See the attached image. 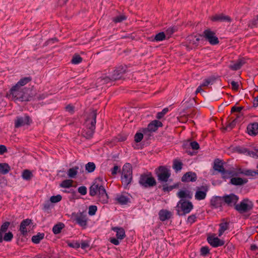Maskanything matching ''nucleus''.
Here are the masks:
<instances>
[{"label":"nucleus","instance_id":"nucleus-1","mask_svg":"<svg viewBox=\"0 0 258 258\" xmlns=\"http://www.w3.org/2000/svg\"><path fill=\"white\" fill-rule=\"evenodd\" d=\"M89 194L92 197L98 195V201L102 204L108 203V196L103 185V179L100 177L95 179L89 188Z\"/></svg>","mask_w":258,"mask_h":258},{"label":"nucleus","instance_id":"nucleus-2","mask_svg":"<svg viewBox=\"0 0 258 258\" xmlns=\"http://www.w3.org/2000/svg\"><path fill=\"white\" fill-rule=\"evenodd\" d=\"M96 116L97 110L92 109L86 119V128L83 130L82 135L87 139H91L94 133L96 123Z\"/></svg>","mask_w":258,"mask_h":258},{"label":"nucleus","instance_id":"nucleus-3","mask_svg":"<svg viewBox=\"0 0 258 258\" xmlns=\"http://www.w3.org/2000/svg\"><path fill=\"white\" fill-rule=\"evenodd\" d=\"M25 88L18 87L15 85L10 91V96H12L13 99L20 101H27L29 100V97L24 92Z\"/></svg>","mask_w":258,"mask_h":258},{"label":"nucleus","instance_id":"nucleus-4","mask_svg":"<svg viewBox=\"0 0 258 258\" xmlns=\"http://www.w3.org/2000/svg\"><path fill=\"white\" fill-rule=\"evenodd\" d=\"M177 214L179 216L185 215L189 213L193 209V205L191 202L181 199L176 206Z\"/></svg>","mask_w":258,"mask_h":258},{"label":"nucleus","instance_id":"nucleus-5","mask_svg":"<svg viewBox=\"0 0 258 258\" xmlns=\"http://www.w3.org/2000/svg\"><path fill=\"white\" fill-rule=\"evenodd\" d=\"M158 180L161 182H166L171 176L170 170L166 166H160L155 170Z\"/></svg>","mask_w":258,"mask_h":258},{"label":"nucleus","instance_id":"nucleus-6","mask_svg":"<svg viewBox=\"0 0 258 258\" xmlns=\"http://www.w3.org/2000/svg\"><path fill=\"white\" fill-rule=\"evenodd\" d=\"M139 182L142 186L147 188L153 187L156 185V181L151 172L147 174H142L140 176Z\"/></svg>","mask_w":258,"mask_h":258},{"label":"nucleus","instance_id":"nucleus-7","mask_svg":"<svg viewBox=\"0 0 258 258\" xmlns=\"http://www.w3.org/2000/svg\"><path fill=\"white\" fill-rule=\"evenodd\" d=\"M132 177V166L130 163H125L122 168V182L127 185L131 182Z\"/></svg>","mask_w":258,"mask_h":258},{"label":"nucleus","instance_id":"nucleus-8","mask_svg":"<svg viewBox=\"0 0 258 258\" xmlns=\"http://www.w3.org/2000/svg\"><path fill=\"white\" fill-rule=\"evenodd\" d=\"M71 219L73 222H75L82 227L86 228L87 225L88 218L87 215L84 212L73 213L72 214Z\"/></svg>","mask_w":258,"mask_h":258},{"label":"nucleus","instance_id":"nucleus-9","mask_svg":"<svg viewBox=\"0 0 258 258\" xmlns=\"http://www.w3.org/2000/svg\"><path fill=\"white\" fill-rule=\"evenodd\" d=\"M253 205L248 199H244L240 204H236L235 209L239 213H244L252 209Z\"/></svg>","mask_w":258,"mask_h":258},{"label":"nucleus","instance_id":"nucleus-10","mask_svg":"<svg viewBox=\"0 0 258 258\" xmlns=\"http://www.w3.org/2000/svg\"><path fill=\"white\" fill-rule=\"evenodd\" d=\"M203 36L211 45H216L219 43L215 32L210 29H207L203 32Z\"/></svg>","mask_w":258,"mask_h":258},{"label":"nucleus","instance_id":"nucleus-11","mask_svg":"<svg viewBox=\"0 0 258 258\" xmlns=\"http://www.w3.org/2000/svg\"><path fill=\"white\" fill-rule=\"evenodd\" d=\"M235 151L239 153L244 154L253 158H257L258 157V149H256V147L251 148H245L239 146L235 148Z\"/></svg>","mask_w":258,"mask_h":258},{"label":"nucleus","instance_id":"nucleus-12","mask_svg":"<svg viewBox=\"0 0 258 258\" xmlns=\"http://www.w3.org/2000/svg\"><path fill=\"white\" fill-rule=\"evenodd\" d=\"M220 199L222 201L228 206L234 207L235 208L236 203L239 200V198L237 196L231 194L228 195H225L223 197H219Z\"/></svg>","mask_w":258,"mask_h":258},{"label":"nucleus","instance_id":"nucleus-13","mask_svg":"<svg viewBox=\"0 0 258 258\" xmlns=\"http://www.w3.org/2000/svg\"><path fill=\"white\" fill-rule=\"evenodd\" d=\"M31 122L32 120L28 115H25L24 116H18L15 121V127L18 128L25 125H29Z\"/></svg>","mask_w":258,"mask_h":258},{"label":"nucleus","instance_id":"nucleus-14","mask_svg":"<svg viewBox=\"0 0 258 258\" xmlns=\"http://www.w3.org/2000/svg\"><path fill=\"white\" fill-rule=\"evenodd\" d=\"M162 126V123L157 120H154L150 122L147 128L143 129L144 134H146L150 132H155L158 128Z\"/></svg>","mask_w":258,"mask_h":258},{"label":"nucleus","instance_id":"nucleus-15","mask_svg":"<svg viewBox=\"0 0 258 258\" xmlns=\"http://www.w3.org/2000/svg\"><path fill=\"white\" fill-rule=\"evenodd\" d=\"M127 71L126 66H120L117 67L113 71L112 74V79L117 80L121 78L122 75L125 74Z\"/></svg>","mask_w":258,"mask_h":258},{"label":"nucleus","instance_id":"nucleus-16","mask_svg":"<svg viewBox=\"0 0 258 258\" xmlns=\"http://www.w3.org/2000/svg\"><path fill=\"white\" fill-rule=\"evenodd\" d=\"M208 188L207 186H202L197 187V190L195 194V199L200 201L205 199Z\"/></svg>","mask_w":258,"mask_h":258},{"label":"nucleus","instance_id":"nucleus-17","mask_svg":"<svg viewBox=\"0 0 258 258\" xmlns=\"http://www.w3.org/2000/svg\"><path fill=\"white\" fill-rule=\"evenodd\" d=\"M213 169L215 171L221 173L222 174H229L228 171L226 170L223 166L222 161L219 159H216L214 162Z\"/></svg>","mask_w":258,"mask_h":258},{"label":"nucleus","instance_id":"nucleus-18","mask_svg":"<svg viewBox=\"0 0 258 258\" xmlns=\"http://www.w3.org/2000/svg\"><path fill=\"white\" fill-rule=\"evenodd\" d=\"M207 240L208 243L214 247H217L224 244V241L223 240L214 236H209Z\"/></svg>","mask_w":258,"mask_h":258},{"label":"nucleus","instance_id":"nucleus-19","mask_svg":"<svg viewBox=\"0 0 258 258\" xmlns=\"http://www.w3.org/2000/svg\"><path fill=\"white\" fill-rule=\"evenodd\" d=\"M247 133L251 136H255L258 134V123H250L247 126Z\"/></svg>","mask_w":258,"mask_h":258},{"label":"nucleus","instance_id":"nucleus-20","mask_svg":"<svg viewBox=\"0 0 258 258\" xmlns=\"http://www.w3.org/2000/svg\"><path fill=\"white\" fill-rule=\"evenodd\" d=\"M197 179V174L195 172H187L181 177L182 182L195 181Z\"/></svg>","mask_w":258,"mask_h":258},{"label":"nucleus","instance_id":"nucleus-21","mask_svg":"<svg viewBox=\"0 0 258 258\" xmlns=\"http://www.w3.org/2000/svg\"><path fill=\"white\" fill-rule=\"evenodd\" d=\"M211 20L214 22H224L227 21L230 22H231V18L228 16L224 15L223 14L216 15L211 17Z\"/></svg>","mask_w":258,"mask_h":258},{"label":"nucleus","instance_id":"nucleus-22","mask_svg":"<svg viewBox=\"0 0 258 258\" xmlns=\"http://www.w3.org/2000/svg\"><path fill=\"white\" fill-rule=\"evenodd\" d=\"M111 230L116 233V238L119 239L120 240L123 239L125 237V233L124 229L122 227H113Z\"/></svg>","mask_w":258,"mask_h":258},{"label":"nucleus","instance_id":"nucleus-23","mask_svg":"<svg viewBox=\"0 0 258 258\" xmlns=\"http://www.w3.org/2000/svg\"><path fill=\"white\" fill-rule=\"evenodd\" d=\"M172 216L171 212L167 210H161L159 212V219L161 221L169 219Z\"/></svg>","mask_w":258,"mask_h":258},{"label":"nucleus","instance_id":"nucleus-24","mask_svg":"<svg viewBox=\"0 0 258 258\" xmlns=\"http://www.w3.org/2000/svg\"><path fill=\"white\" fill-rule=\"evenodd\" d=\"M177 196L179 198L181 199H183L184 198L191 199L192 197V193L191 191L188 190H180L177 193Z\"/></svg>","mask_w":258,"mask_h":258},{"label":"nucleus","instance_id":"nucleus-25","mask_svg":"<svg viewBox=\"0 0 258 258\" xmlns=\"http://www.w3.org/2000/svg\"><path fill=\"white\" fill-rule=\"evenodd\" d=\"M32 220L29 219H26L22 221L20 224V231L23 235H25L27 233L26 226L30 225Z\"/></svg>","mask_w":258,"mask_h":258},{"label":"nucleus","instance_id":"nucleus-26","mask_svg":"<svg viewBox=\"0 0 258 258\" xmlns=\"http://www.w3.org/2000/svg\"><path fill=\"white\" fill-rule=\"evenodd\" d=\"M247 182L246 179H243L240 177H232L230 179V183L235 185H242Z\"/></svg>","mask_w":258,"mask_h":258},{"label":"nucleus","instance_id":"nucleus-27","mask_svg":"<svg viewBox=\"0 0 258 258\" xmlns=\"http://www.w3.org/2000/svg\"><path fill=\"white\" fill-rule=\"evenodd\" d=\"M183 163L179 160L175 159L173 161L172 167L176 172L180 171L182 168Z\"/></svg>","mask_w":258,"mask_h":258},{"label":"nucleus","instance_id":"nucleus-28","mask_svg":"<svg viewBox=\"0 0 258 258\" xmlns=\"http://www.w3.org/2000/svg\"><path fill=\"white\" fill-rule=\"evenodd\" d=\"M22 177L23 179L29 181L33 177V174L30 170L25 169L22 172Z\"/></svg>","mask_w":258,"mask_h":258},{"label":"nucleus","instance_id":"nucleus-29","mask_svg":"<svg viewBox=\"0 0 258 258\" xmlns=\"http://www.w3.org/2000/svg\"><path fill=\"white\" fill-rule=\"evenodd\" d=\"M32 80V78L30 77H24L21 79L15 85L18 87L23 88V87L30 82Z\"/></svg>","mask_w":258,"mask_h":258},{"label":"nucleus","instance_id":"nucleus-30","mask_svg":"<svg viewBox=\"0 0 258 258\" xmlns=\"http://www.w3.org/2000/svg\"><path fill=\"white\" fill-rule=\"evenodd\" d=\"M241 119H239V116H237L236 117V118L233 119L231 122H229L225 127H223L222 130L223 131L227 130L228 128H229L230 130L233 128L235 125H236V123L240 121Z\"/></svg>","mask_w":258,"mask_h":258},{"label":"nucleus","instance_id":"nucleus-31","mask_svg":"<svg viewBox=\"0 0 258 258\" xmlns=\"http://www.w3.org/2000/svg\"><path fill=\"white\" fill-rule=\"evenodd\" d=\"M245 61L243 59H239L236 62H235L233 64L231 65L230 66V68H231L233 70H238L240 69V68L244 64Z\"/></svg>","mask_w":258,"mask_h":258},{"label":"nucleus","instance_id":"nucleus-32","mask_svg":"<svg viewBox=\"0 0 258 258\" xmlns=\"http://www.w3.org/2000/svg\"><path fill=\"white\" fill-rule=\"evenodd\" d=\"M64 227V224L62 223L59 222L53 226L52 231L55 234H59L61 232V230Z\"/></svg>","mask_w":258,"mask_h":258},{"label":"nucleus","instance_id":"nucleus-33","mask_svg":"<svg viewBox=\"0 0 258 258\" xmlns=\"http://www.w3.org/2000/svg\"><path fill=\"white\" fill-rule=\"evenodd\" d=\"M11 170L10 166L7 163H0V173L3 174H7Z\"/></svg>","mask_w":258,"mask_h":258},{"label":"nucleus","instance_id":"nucleus-34","mask_svg":"<svg viewBox=\"0 0 258 258\" xmlns=\"http://www.w3.org/2000/svg\"><path fill=\"white\" fill-rule=\"evenodd\" d=\"M220 229L219 230L218 235L221 236L223 233L228 229L229 223L228 222L221 223L219 225Z\"/></svg>","mask_w":258,"mask_h":258},{"label":"nucleus","instance_id":"nucleus-35","mask_svg":"<svg viewBox=\"0 0 258 258\" xmlns=\"http://www.w3.org/2000/svg\"><path fill=\"white\" fill-rule=\"evenodd\" d=\"M243 107H242V106H233L232 108H231V112L232 113H233V112H237L238 113L237 114H236L235 115H236V117H237V116H239V119H241L242 118V114L241 113V111L243 109Z\"/></svg>","mask_w":258,"mask_h":258},{"label":"nucleus","instance_id":"nucleus-36","mask_svg":"<svg viewBox=\"0 0 258 258\" xmlns=\"http://www.w3.org/2000/svg\"><path fill=\"white\" fill-rule=\"evenodd\" d=\"M78 166H75L68 171V175L70 178H75L78 173Z\"/></svg>","mask_w":258,"mask_h":258},{"label":"nucleus","instance_id":"nucleus-37","mask_svg":"<svg viewBox=\"0 0 258 258\" xmlns=\"http://www.w3.org/2000/svg\"><path fill=\"white\" fill-rule=\"evenodd\" d=\"M44 233H38L37 235L32 236V241L35 244H38L40 242L41 240L44 238Z\"/></svg>","mask_w":258,"mask_h":258},{"label":"nucleus","instance_id":"nucleus-38","mask_svg":"<svg viewBox=\"0 0 258 258\" xmlns=\"http://www.w3.org/2000/svg\"><path fill=\"white\" fill-rule=\"evenodd\" d=\"M112 81H114L112 79V76H111V78H109L107 76H105L98 78L97 80V83H100L101 84H107Z\"/></svg>","mask_w":258,"mask_h":258},{"label":"nucleus","instance_id":"nucleus-39","mask_svg":"<svg viewBox=\"0 0 258 258\" xmlns=\"http://www.w3.org/2000/svg\"><path fill=\"white\" fill-rule=\"evenodd\" d=\"M73 181L71 179H66L61 182L60 187L63 188H69L73 185Z\"/></svg>","mask_w":258,"mask_h":258},{"label":"nucleus","instance_id":"nucleus-40","mask_svg":"<svg viewBox=\"0 0 258 258\" xmlns=\"http://www.w3.org/2000/svg\"><path fill=\"white\" fill-rule=\"evenodd\" d=\"M95 168V164L93 162H88L85 166L86 170L89 173L93 172Z\"/></svg>","mask_w":258,"mask_h":258},{"label":"nucleus","instance_id":"nucleus-41","mask_svg":"<svg viewBox=\"0 0 258 258\" xmlns=\"http://www.w3.org/2000/svg\"><path fill=\"white\" fill-rule=\"evenodd\" d=\"M116 200L118 203L121 205L126 204L128 201V199L126 197L122 195L117 197Z\"/></svg>","mask_w":258,"mask_h":258},{"label":"nucleus","instance_id":"nucleus-42","mask_svg":"<svg viewBox=\"0 0 258 258\" xmlns=\"http://www.w3.org/2000/svg\"><path fill=\"white\" fill-rule=\"evenodd\" d=\"M82 58L80 56V55L79 54H75L72 60H71V62L73 64H78V63H80V62H81L82 61Z\"/></svg>","mask_w":258,"mask_h":258},{"label":"nucleus","instance_id":"nucleus-43","mask_svg":"<svg viewBox=\"0 0 258 258\" xmlns=\"http://www.w3.org/2000/svg\"><path fill=\"white\" fill-rule=\"evenodd\" d=\"M166 36L164 32H160L157 34L154 39V40L156 41H160L165 39Z\"/></svg>","mask_w":258,"mask_h":258},{"label":"nucleus","instance_id":"nucleus-44","mask_svg":"<svg viewBox=\"0 0 258 258\" xmlns=\"http://www.w3.org/2000/svg\"><path fill=\"white\" fill-rule=\"evenodd\" d=\"M216 78L215 77H211L205 80L203 83L202 84L203 87L208 86L210 83H213L215 82Z\"/></svg>","mask_w":258,"mask_h":258},{"label":"nucleus","instance_id":"nucleus-45","mask_svg":"<svg viewBox=\"0 0 258 258\" xmlns=\"http://www.w3.org/2000/svg\"><path fill=\"white\" fill-rule=\"evenodd\" d=\"M178 187V184H174L173 185L167 186L166 184L163 185V190L164 191H170L173 189Z\"/></svg>","mask_w":258,"mask_h":258},{"label":"nucleus","instance_id":"nucleus-46","mask_svg":"<svg viewBox=\"0 0 258 258\" xmlns=\"http://www.w3.org/2000/svg\"><path fill=\"white\" fill-rule=\"evenodd\" d=\"M10 225V223L9 222H5V223H4L1 226L0 229V232H2V233H3L6 232Z\"/></svg>","mask_w":258,"mask_h":258},{"label":"nucleus","instance_id":"nucleus-47","mask_svg":"<svg viewBox=\"0 0 258 258\" xmlns=\"http://www.w3.org/2000/svg\"><path fill=\"white\" fill-rule=\"evenodd\" d=\"M61 199V196L60 195H58L57 196H53L51 197L50 201L51 203H55L60 201Z\"/></svg>","mask_w":258,"mask_h":258},{"label":"nucleus","instance_id":"nucleus-48","mask_svg":"<svg viewBox=\"0 0 258 258\" xmlns=\"http://www.w3.org/2000/svg\"><path fill=\"white\" fill-rule=\"evenodd\" d=\"M220 197H216L215 199L211 200V204L215 208H218L220 206L219 201L222 200V199H220Z\"/></svg>","mask_w":258,"mask_h":258},{"label":"nucleus","instance_id":"nucleus-49","mask_svg":"<svg viewBox=\"0 0 258 258\" xmlns=\"http://www.w3.org/2000/svg\"><path fill=\"white\" fill-rule=\"evenodd\" d=\"M210 249L208 246H203L200 249L201 255L206 256L209 253Z\"/></svg>","mask_w":258,"mask_h":258},{"label":"nucleus","instance_id":"nucleus-50","mask_svg":"<svg viewBox=\"0 0 258 258\" xmlns=\"http://www.w3.org/2000/svg\"><path fill=\"white\" fill-rule=\"evenodd\" d=\"M97 210V208L96 206H90L89 207L88 214L90 216H93L95 214Z\"/></svg>","mask_w":258,"mask_h":258},{"label":"nucleus","instance_id":"nucleus-51","mask_svg":"<svg viewBox=\"0 0 258 258\" xmlns=\"http://www.w3.org/2000/svg\"><path fill=\"white\" fill-rule=\"evenodd\" d=\"M168 111V108H164L161 112H158L157 114L156 117L158 119H160L162 118L165 114L167 113V112Z\"/></svg>","mask_w":258,"mask_h":258},{"label":"nucleus","instance_id":"nucleus-52","mask_svg":"<svg viewBox=\"0 0 258 258\" xmlns=\"http://www.w3.org/2000/svg\"><path fill=\"white\" fill-rule=\"evenodd\" d=\"M126 19V17L124 15H120L118 16H117L113 18V21L116 23H119L123 20H125Z\"/></svg>","mask_w":258,"mask_h":258},{"label":"nucleus","instance_id":"nucleus-53","mask_svg":"<svg viewBox=\"0 0 258 258\" xmlns=\"http://www.w3.org/2000/svg\"><path fill=\"white\" fill-rule=\"evenodd\" d=\"M13 237V234L11 232H9L5 234L4 240L6 241H10Z\"/></svg>","mask_w":258,"mask_h":258},{"label":"nucleus","instance_id":"nucleus-54","mask_svg":"<svg viewBox=\"0 0 258 258\" xmlns=\"http://www.w3.org/2000/svg\"><path fill=\"white\" fill-rule=\"evenodd\" d=\"M135 141L137 143L140 142L143 138V134L137 133L135 136Z\"/></svg>","mask_w":258,"mask_h":258},{"label":"nucleus","instance_id":"nucleus-55","mask_svg":"<svg viewBox=\"0 0 258 258\" xmlns=\"http://www.w3.org/2000/svg\"><path fill=\"white\" fill-rule=\"evenodd\" d=\"M242 174H244L245 175H247V176H254L255 175H256L257 172L255 171H253V170H244V172H242Z\"/></svg>","mask_w":258,"mask_h":258},{"label":"nucleus","instance_id":"nucleus-56","mask_svg":"<svg viewBox=\"0 0 258 258\" xmlns=\"http://www.w3.org/2000/svg\"><path fill=\"white\" fill-rule=\"evenodd\" d=\"M200 39L199 37H197V36H190L188 37L187 41H189V42H194V44H197V42H199Z\"/></svg>","mask_w":258,"mask_h":258},{"label":"nucleus","instance_id":"nucleus-57","mask_svg":"<svg viewBox=\"0 0 258 258\" xmlns=\"http://www.w3.org/2000/svg\"><path fill=\"white\" fill-rule=\"evenodd\" d=\"M176 31V29L175 27H170L166 30V33L167 35H169V37Z\"/></svg>","mask_w":258,"mask_h":258},{"label":"nucleus","instance_id":"nucleus-58","mask_svg":"<svg viewBox=\"0 0 258 258\" xmlns=\"http://www.w3.org/2000/svg\"><path fill=\"white\" fill-rule=\"evenodd\" d=\"M78 192L82 195H85L87 194V188L85 186H82L78 188Z\"/></svg>","mask_w":258,"mask_h":258},{"label":"nucleus","instance_id":"nucleus-59","mask_svg":"<svg viewBox=\"0 0 258 258\" xmlns=\"http://www.w3.org/2000/svg\"><path fill=\"white\" fill-rule=\"evenodd\" d=\"M190 146L193 150H198L200 148L199 144L196 141L191 142Z\"/></svg>","mask_w":258,"mask_h":258},{"label":"nucleus","instance_id":"nucleus-60","mask_svg":"<svg viewBox=\"0 0 258 258\" xmlns=\"http://www.w3.org/2000/svg\"><path fill=\"white\" fill-rule=\"evenodd\" d=\"M196 219L197 217L195 215H191L188 217L187 222L190 223V224L193 223L195 222Z\"/></svg>","mask_w":258,"mask_h":258},{"label":"nucleus","instance_id":"nucleus-61","mask_svg":"<svg viewBox=\"0 0 258 258\" xmlns=\"http://www.w3.org/2000/svg\"><path fill=\"white\" fill-rule=\"evenodd\" d=\"M231 85L232 86V89L234 91H237L239 87V85L237 82H236L234 81H232L231 82Z\"/></svg>","mask_w":258,"mask_h":258},{"label":"nucleus","instance_id":"nucleus-62","mask_svg":"<svg viewBox=\"0 0 258 258\" xmlns=\"http://www.w3.org/2000/svg\"><path fill=\"white\" fill-rule=\"evenodd\" d=\"M119 240L120 239L117 238H110V242L115 245H118L119 244Z\"/></svg>","mask_w":258,"mask_h":258},{"label":"nucleus","instance_id":"nucleus-63","mask_svg":"<svg viewBox=\"0 0 258 258\" xmlns=\"http://www.w3.org/2000/svg\"><path fill=\"white\" fill-rule=\"evenodd\" d=\"M118 170L119 167L117 165L114 166L113 168L111 169V174L112 175H116Z\"/></svg>","mask_w":258,"mask_h":258},{"label":"nucleus","instance_id":"nucleus-64","mask_svg":"<svg viewBox=\"0 0 258 258\" xmlns=\"http://www.w3.org/2000/svg\"><path fill=\"white\" fill-rule=\"evenodd\" d=\"M7 152V149L5 145H0V155H3Z\"/></svg>","mask_w":258,"mask_h":258}]
</instances>
